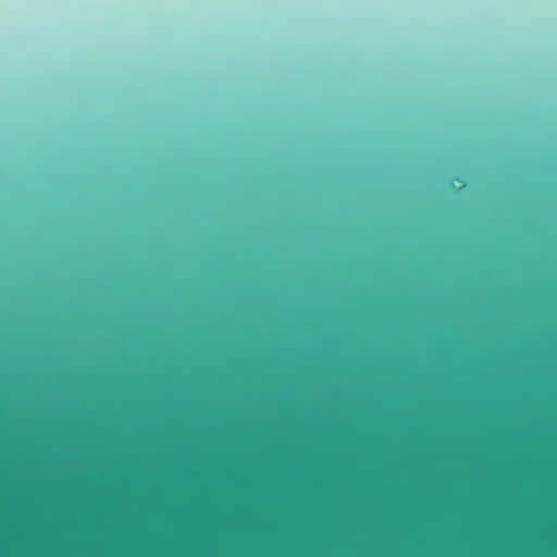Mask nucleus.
Wrapping results in <instances>:
<instances>
[{
  "label": "nucleus",
  "instance_id": "nucleus-1",
  "mask_svg": "<svg viewBox=\"0 0 557 557\" xmlns=\"http://www.w3.org/2000/svg\"><path fill=\"white\" fill-rule=\"evenodd\" d=\"M244 305L238 288L235 379L234 557H244Z\"/></svg>",
  "mask_w": 557,
  "mask_h": 557
},
{
  "label": "nucleus",
  "instance_id": "nucleus-2",
  "mask_svg": "<svg viewBox=\"0 0 557 557\" xmlns=\"http://www.w3.org/2000/svg\"><path fill=\"white\" fill-rule=\"evenodd\" d=\"M252 209L250 206L246 205L245 210Z\"/></svg>",
  "mask_w": 557,
  "mask_h": 557
},
{
  "label": "nucleus",
  "instance_id": "nucleus-3",
  "mask_svg": "<svg viewBox=\"0 0 557 557\" xmlns=\"http://www.w3.org/2000/svg\"><path fill=\"white\" fill-rule=\"evenodd\" d=\"M200 212L202 213L203 211H200ZM235 212L236 213H244V211H242V210H238V211H235Z\"/></svg>",
  "mask_w": 557,
  "mask_h": 557
},
{
  "label": "nucleus",
  "instance_id": "nucleus-4",
  "mask_svg": "<svg viewBox=\"0 0 557 557\" xmlns=\"http://www.w3.org/2000/svg\"><path fill=\"white\" fill-rule=\"evenodd\" d=\"M435 209H436V210H440L441 208H440V207H436Z\"/></svg>",
  "mask_w": 557,
  "mask_h": 557
},
{
  "label": "nucleus",
  "instance_id": "nucleus-5",
  "mask_svg": "<svg viewBox=\"0 0 557 557\" xmlns=\"http://www.w3.org/2000/svg\"><path fill=\"white\" fill-rule=\"evenodd\" d=\"M245 510H246V511L248 510V507H247V506L245 507Z\"/></svg>",
  "mask_w": 557,
  "mask_h": 557
},
{
  "label": "nucleus",
  "instance_id": "nucleus-6",
  "mask_svg": "<svg viewBox=\"0 0 557 557\" xmlns=\"http://www.w3.org/2000/svg\"><path fill=\"white\" fill-rule=\"evenodd\" d=\"M412 208L411 207H408V210H411Z\"/></svg>",
  "mask_w": 557,
  "mask_h": 557
}]
</instances>
